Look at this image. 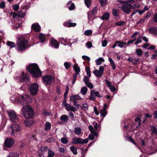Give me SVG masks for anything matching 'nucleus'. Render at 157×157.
Here are the masks:
<instances>
[{"mask_svg": "<svg viewBox=\"0 0 157 157\" xmlns=\"http://www.w3.org/2000/svg\"><path fill=\"white\" fill-rule=\"evenodd\" d=\"M78 74H75L73 75V79L72 81V84H74L75 82L76 79L77 78V75Z\"/></svg>", "mask_w": 157, "mask_h": 157, "instance_id": "nucleus-50", "label": "nucleus"}, {"mask_svg": "<svg viewBox=\"0 0 157 157\" xmlns=\"http://www.w3.org/2000/svg\"><path fill=\"white\" fill-rule=\"evenodd\" d=\"M54 153L51 150L49 149L48 150V155L47 157H54Z\"/></svg>", "mask_w": 157, "mask_h": 157, "instance_id": "nucleus-34", "label": "nucleus"}, {"mask_svg": "<svg viewBox=\"0 0 157 157\" xmlns=\"http://www.w3.org/2000/svg\"><path fill=\"white\" fill-rule=\"evenodd\" d=\"M99 2L102 6H104L106 5L107 3V0H99Z\"/></svg>", "mask_w": 157, "mask_h": 157, "instance_id": "nucleus-36", "label": "nucleus"}, {"mask_svg": "<svg viewBox=\"0 0 157 157\" xmlns=\"http://www.w3.org/2000/svg\"><path fill=\"white\" fill-rule=\"evenodd\" d=\"M94 92L96 96L98 98L101 97V96L100 95L98 91H96L95 90H94Z\"/></svg>", "mask_w": 157, "mask_h": 157, "instance_id": "nucleus-55", "label": "nucleus"}, {"mask_svg": "<svg viewBox=\"0 0 157 157\" xmlns=\"http://www.w3.org/2000/svg\"><path fill=\"white\" fill-rule=\"evenodd\" d=\"M109 16V14L108 13H105L103 14V16L100 17V18L102 20H106L108 19Z\"/></svg>", "mask_w": 157, "mask_h": 157, "instance_id": "nucleus-25", "label": "nucleus"}, {"mask_svg": "<svg viewBox=\"0 0 157 157\" xmlns=\"http://www.w3.org/2000/svg\"><path fill=\"white\" fill-rule=\"evenodd\" d=\"M142 37L139 36L136 39V41L135 43V44L137 45L141 42Z\"/></svg>", "mask_w": 157, "mask_h": 157, "instance_id": "nucleus-45", "label": "nucleus"}, {"mask_svg": "<svg viewBox=\"0 0 157 157\" xmlns=\"http://www.w3.org/2000/svg\"><path fill=\"white\" fill-rule=\"evenodd\" d=\"M51 127V124L48 122H47L45 124V129L46 130H49Z\"/></svg>", "mask_w": 157, "mask_h": 157, "instance_id": "nucleus-31", "label": "nucleus"}, {"mask_svg": "<svg viewBox=\"0 0 157 157\" xmlns=\"http://www.w3.org/2000/svg\"><path fill=\"white\" fill-rule=\"evenodd\" d=\"M26 68L35 78L38 77L41 75L40 71L36 64H31L27 66Z\"/></svg>", "mask_w": 157, "mask_h": 157, "instance_id": "nucleus-1", "label": "nucleus"}, {"mask_svg": "<svg viewBox=\"0 0 157 157\" xmlns=\"http://www.w3.org/2000/svg\"><path fill=\"white\" fill-rule=\"evenodd\" d=\"M25 15V13H23L21 10H20L18 13L17 16L19 17H23Z\"/></svg>", "mask_w": 157, "mask_h": 157, "instance_id": "nucleus-39", "label": "nucleus"}, {"mask_svg": "<svg viewBox=\"0 0 157 157\" xmlns=\"http://www.w3.org/2000/svg\"><path fill=\"white\" fill-rule=\"evenodd\" d=\"M24 124L25 126L28 127L32 125L33 124V122L30 121L26 120L24 121Z\"/></svg>", "mask_w": 157, "mask_h": 157, "instance_id": "nucleus-32", "label": "nucleus"}, {"mask_svg": "<svg viewBox=\"0 0 157 157\" xmlns=\"http://www.w3.org/2000/svg\"><path fill=\"white\" fill-rule=\"evenodd\" d=\"M107 114L106 110L105 109L101 110V116L103 118Z\"/></svg>", "mask_w": 157, "mask_h": 157, "instance_id": "nucleus-35", "label": "nucleus"}, {"mask_svg": "<svg viewBox=\"0 0 157 157\" xmlns=\"http://www.w3.org/2000/svg\"><path fill=\"white\" fill-rule=\"evenodd\" d=\"M86 85L88 87L90 88V89H92L93 87V86L91 83L89 82L87 83L86 84Z\"/></svg>", "mask_w": 157, "mask_h": 157, "instance_id": "nucleus-62", "label": "nucleus"}, {"mask_svg": "<svg viewBox=\"0 0 157 157\" xmlns=\"http://www.w3.org/2000/svg\"><path fill=\"white\" fill-rule=\"evenodd\" d=\"M32 29L36 32H39L40 30V26L39 24L36 23L33 24L31 26Z\"/></svg>", "mask_w": 157, "mask_h": 157, "instance_id": "nucleus-14", "label": "nucleus"}, {"mask_svg": "<svg viewBox=\"0 0 157 157\" xmlns=\"http://www.w3.org/2000/svg\"><path fill=\"white\" fill-rule=\"evenodd\" d=\"M29 47L28 41L25 39L24 36L20 37L18 38L16 45V48L18 51H23Z\"/></svg>", "mask_w": 157, "mask_h": 157, "instance_id": "nucleus-2", "label": "nucleus"}, {"mask_svg": "<svg viewBox=\"0 0 157 157\" xmlns=\"http://www.w3.org/2000/svg\"><path fill=\"white\" fill-rule=\"evenodd\" d=\"M62 106H64L66 110L68 111H71L74 112L75 110V108L74 107L71 106L70 104L66 103V101L65 100L63 101L62 103Z\"/></svg>", "mask_w": 157, "mask_h": 157, "instance_id": "nucleus-12", "label": "nucleus"}, {"mask_svg": "<svg viewBox=\"0 0 157 157\" xmlns=\"http://www.w3.org/2000/svg\"><path fill=\"white\" fill-rule=\"evenodd\" d=\"M7 113L10 120L14 122H17L19 120V118L16 113L13 110L7 111Z\"/></svg>", "mask_w": 157, "mask_h": 157, "instance_id": "nucleus-7", "label": "nucleus"}, {"mask_svg": "<svg viewBox=\"0 0 157 157\" xmlns=\"http://www.w3.org/2000/svg\"><path fill=\"white\" fill-rule=\"evenodd\" d=\"M136 40V38L135 37H134V39L130 40H129L128 41V42H127V44H128V45H127V46H128V45L130 44H131L132 43H133V42H134V41H135Z\"/></svg>", "mask_w": 157, "mask_h": 157, "instance_id": "nucleus-61", "label": "nucleus"}, {"mask_svg": "<svg viewBox=\"0 0 157 157\" xmlns=\"http://www.w3.org/2000/svg\"><path fill=\"white\" fill-rule=\"evenodd\" d=\"M128 141L132 142V143L135 145L137 147H138L139 149H140V148L135 143V141L132 138H130L128 139Z\"/></svg>", "mask_w": 157, "mask_h": 157, "instance_id": "nucleus-54", "label": "nucleus"}, {"mask_svg": "<svg viewBox=\"0 0 157 157\" xmlns=\"http://www.w3.org/2000/svg\"><path fill=\"white\" fill-rule=\"evenodd\" d=\"M38 86L36 83H33L32 84L29 88L30 94L33 95L36 94L38 91Z\"/></svg>", "mask_w": 157, "mask_h": 157, "instance_id": "nucleus-10", "label": "nucleus"}, {"mask_svg": "<svg viewBox=\"0 0 157 157\" xmlns=\"http://www.w3.org/2000/svg\"><path fill=\"white\" fill-rule=\"evenodd\" d=\"M15 79L19 80L20 82H24L25 83L28 82L29 80V75L23 72L21 77H14Z\"/></svg>", "mask_w": 157, "mask_h": 157, "instance_id": "nucleus-9", "label": "nucleus"}, {"mask_svg": "<svg viewBox=\"0 0 157 157\" xmlns=\"http://www.w3.org/2000/svg\"><path fill=\"white\" fill-rule=\"evenodd\" d=\"M74 131L75 133L78 135L81 134L82 132L81 128L79 127H75L74 129Z\"/></svg>", "mask_w": 157, "mask_h": 157, "instance_id": "nucleus-20", "label": "nucleus"}, {"mask_svg": "<svg viewBox=\"0 0 157 157\" xmlns=\"http://www.w3.org/2000/svg\"><path fill=\"white\" fill-rule=\"evenodd\" d=\"M43 81L44 85H51L54 82L55 78L51 75H46L43 77Z\"/></svg>", "mask_w": 157, "mask_h": 157, "instance_id": "nucleus-6", "label": "nucleus"}, {"mask_svg": "<svg viewBox=\"0 0 157 157\" xmlns=\"http://www.w3.org/2000/svg\"><path fill=\"white\" fill-rule=\"evenodd\" d=\"M86 45L88 48H90L92 47V44L91 42L89 41L86 43Z\"/></svg>", "mask_w": 157, "mask_h": 157, "instance_id": "nucleus-52", "label": "nucleus"}, {"mask_svg": "<svg viewBox=\"0 0 157 157\" xmlns=\"http://www.w3.org/2000/svg\"><path fill=\"white\" fill-rule=\"evenodd\" d=\"M7 157H18V155L17 153H10Z\"/></svg>", "mask_w": 157, "mask_h": 157, "instance_id": "nucleus-37", "label": "nucleus"}, {"mask_svg": "<svg viewBox=\"0 0 157 157\" xmlns=\"http://www.w3.org/2000/svg\"><path fill=\"white\" fill-rule=\"evenodd\" d=\"M88 141L89 140L87 138L85 139L84 140L82 139V143H81V144H87L88 142Z\"/></svg>", "mask_w": 157, "mask_h": 157, "instance_id": "nucleus-58", "label": "nucleus"}, {"mask_svg": "<svg viewBox=\"0 0 157 157\" xmlns=\"http://www.w3.org/2000/svg\"><path fill=\"white\" fill-rule=\"evenodd\" d=\"M70 150L72 152L73 154L76 155L77 154V151L76 148L73 146H71L70 147Z\"/></svg>", "mask_w": 157, "mask_h": 157, "instance_id": "nucleus-30", "label": "nucleus"}, {"mask_svg": "<svg viewBox=\"0 0 157 157\" xmlns=\"http://www.w3.org/2000/svg\"><path fill=\"white\" fill-rule=\"evenodd\" d=\"M136 52L137 55L139 56H140L142 54V50L140 49H138L136 50Z\"/></svg>", "mask_w": 157, "mask_h": 157, "instance_id": "nucleus-53", "label": "nucleus"}, {"mask_svg": "<svg viewBox=\"0 0 157 157\" xmlns=\"http://www.w3.org/2000/svg\"><path fill=\"white\" fill-rule=\"evenodd\" d=\"M116 43H117V44H118L117 46L120 48H123L127 44L125 42H123L118 40L116 41Z\"/></svg>", "mask_w": 157, "mask_h": 157, "instance_id": "nucleus-21", "label": "nucleus"}, {"mask_svg": "<svg viewBox=\"0 0 157 157\" xmlns=\"http://www.w3.org/2000/svg\"><path fill=\"white\" fill-rule=\"evenodd\" d=\"M68 119V117L67 115H63L60 117V119L62 121H66Z\"/></svg>", "mask_w": 157, "mask_h": 157, "instance_id": "nucleus-27", "label": "nucleus"}, {"mask_svg": "<svg viewBox=\"0 0 157 157\" xmlns=\"http://www.w3.org/2000/svg\"><path fill=\"white\" fill-rule=\"evenodd\" d=\"M104 71V67L102 66H100L99 67V70L96 69L94 70L93 73L97 78L100 77L102 76Z\"/></svg>", "mask_w": 157, "mask_h": 157, "instance_id": "nucleus-11", "label": "nucleus"}, {"mask_svg": "<svg viewBox=\"0 0 157 157\" xmlns=\"http://www.w3.org/2000/svg\"><path fill=\"white\" fill-rule=\"evenodd\" d=\"M31 102V99L28 94L20 96L17 100V104L24 105Z\"/></svg>", "mask_w": 157, "mask_h": 157, "instance_id": "nucleus-4", "label": "nucleus"}, {"mask_svg": "<svg viewBox=\"0 0 157 157\" xmlns=\"http://www.w3.org/2000/svg\"><path fill=\"white\" fill-rule=\"evenodd\" d=\"M5 6V3L3 2H1L0 3V8H4Z\"/></svg>", "mask_w": 157, "mask_h": 157, "instance_id": "nucleus-63", "label": "nucleus"}, {"mask_svg": "<svg viewBox=\"0 0 157 157\" xmlns=\"http://www.w3.org/2000/svg\"><path fill=\"white\" fill-rule=\"evenodd\" d=\"M39 38L41 40V42H44L45 41V37L44 34L41 33L40 34L39 36Z\"/></svg>", "mask_w": 157, "mask_h": 157, "instance_id": "nucleus-43", "label": "nucleus"}, {"mask_svg": "<svg viewBox=\"0 0 157 157\" xmlns=\"http://www.w3.org/2000/svg\"><path fill=\"white\" fill-rule=\"evenodd\" d=\"M70 65L69 63H68V62H65L64 63V66L65 68L67 69H68L69 68Z\"/></svg>", "mask_w": 157, "mask_h": 157, "instance_id": "nucleus-59", "label": "nucleus"}, {"mask_svg": "<svg viewBox=\"0 0 157 157\" xmlns=\"http://www.w3.org/2000/svg\"><path fill=\"white\" fill-rule=\"evenodd\" d=\"M98 133L95 132H92L91 134H90L89 136V138L90 140H93L95 136H97Z\"/></svg>", "mask_w": 157, "mask_h": 157, "instance_id": "nucleus-23", "label": "nucleus"}, {"mask_svg": "<svg viewBox=\"0 0 157 157\" xmlns=\"http://www.w3.org/2000/svg\"><path fill=\"white\" fill-rule=\"evenodd\" d=\"M125 23L124 21H121L118 22H116L115 24L117 26H123Z\"/></svg>", "mask_w": 157, "mask_h": 157, "instance_id": "nucleus-46", "label": "nucleus"}, {"mask_svg": "<svg viewBox=\"0 0 157 157\" xmlns=\"http://www.w3.org/2000/svg\"><path fill=\"white\" fill-rule=\"evenodd\" d=\"M84 34L86 36H90L92 34V31L91 30H86L84 32Z\"/></svg>", "mask_w": 157, "mask_h": 157, "instance_id": "nucleus-44", "label": "nucleus"}, {"mask_svg": "<svg viewBox=\"0 0 157 157\" xmlns=\"http://www.w3.org/2000/svg\"><path fill=\"white\" fill-rule=\"evenodd\" d=\"M74 70L75 71L76 74H79V73L80 72V68L77 65H75L74 66Z\"/></svg>", "mask_w": 157, "mask_h": 157, "instance_id": "nucleus-29", "label": "nucleus"}, {"mask_svg": "<svg viewBox=\"0 0 157 157\" xmlns=\"http://www.w3.org/2000/svg\"><path fill=\"white\" fill-rule=\"evenodd\" d=\"M121 9L124 12L129 13L131 10L134 9V7L129 3H124L122 4Z\"/></svg>", "mask_w": 157, "mask_h": 157, "instance_id": "nucleus-8", "label": "nucleus"}, {"mask_svg": "<svg viewBox=\"0 0 157 157\" xmlns=\"http://www.w3.org/2000/svg\"><path fill=\"white\" fill-rule=\"evenodd\" d=\"M85 4L87 7H89L91 4V0H84Z\"/></svg>", "mask_w": 157, "mask_h": 157, "instance_id": "nucleus-40", "label": "nucleus"}, {"mask_svg": "<svg viewBox=\"0 0 157 157\" xmlns=\"http://www.w3.org/2000/svg\"><path fill=\"white\" fill-rule=\"evenodd\" d=\"M82 138H74L72 139V143L74 144H81Z\"/></svg>", "mask_w": 157, "mask_h": 157, "instance_id": "nucleus-17", "label": "nucleus"}, {"mask_svg": "<svg viewBox=\"0 0 157 157\" xmlns=\"http://www.w3.org/2000/svg\"><path fill=\"white\" fill-rule=\"evenodd\" d=\"M13 9L16 11L19 8V6L17 4L13 5Z\"/></svg>", "mask_w": 157, "mask_h": 157, "instance_id": "nucleus-64", "label": "nucleus"}, {"mask_svg": "<svg viewBox=\"0 0 157 157\" xmlns=\"http://www.w3.org/2000/svg\"><path fill=\"white\" fill-rule=\"evenodd\" d=\"M14 143V141L12 138H7L4 142L5 145L7 147H10L12 146Z\"/></svg>", "mask_w": 157, "mask_h": 157, "instance_id": "nucleus-13", "label": "nucleus"}, {"mask_svg": "<svg viewBox=\"0 0 157 157\" xmlns=\"http://www.w3.org/2000/svg\"><path fill=\"white\" fill-rule=\"evenodd\" d=\"M104 59L102 57H99L98 59L95 60V62L97 65H100L101 64L102 62H104Z\"/></svg>", "mask_w": 157, "mask_h": 157, "instance_id": "nucleus-24", "label": "nucleus"}, {"mask_svg": "<svg viewBox=\"0 0 157 157\" xmlns=\"http://www.w3.org/2000/svg\"><path fill=\"white\" fill-rule=\"evenodd\" d=\"M149 32L154 35L157 34V27H150L149 29Z\"/></svg>", "mask_w": 157, "mask_h": 157, "instance_id": "nucleus-19", "label": "nucleus"}, {"mask_svg": "<svg viewBox=\"0 0 157 157\" xmlns=\"http://www.w3.org/2000/svg\"><path fill=\"white\" fill-rule=\"evenodd\" d=\"M89 78H88L86 76H84L83 79L84 82L86 84L89 82Z\"/></svg>", "mask_w": 157, "mask_h": 157, "instance_id": "nucleus-49", "label": "nucleus"}, {"mask_svg": "<svg viewBox=\"0 0 157 157\" xmlns=\"http://www.w3.org/2000/svg\"><path fill=\"white\" fill-rule=\"evenodd\" d=\"M82 58L84 60L89 61L90 59L88 56H82Z\"/></svg>", "mask_w": 157, "mask_h": 157, "instance_id": "nucleus-51", "label": "nucleus"}, {"mask_svg": "<svg viewBox=\"0 0 157 157\" xmlns=\"http://www.w3.org/2000/svg\"><path fill=\"white\" fill-rule=\"evenodd\" d=\"M43 114L45 116H50L52 115V113L48 112V111H47L46 110H44L43 112Z\"/></svg>", "mask_w": 157, "mask_h": 157, "instance_id": "nucleus-41", "label": "nucleus"}, {"mask_svg": "<svg viewBox=\"0 0 157 157\" xmlns=\"http://www.w3.org/2000/svg\"><path fill=\"white\" fill-rule=\"evenodd\" d=\"M90 99L93 101H95L96 99V96L94 92V90L91 91L90 94Z\"/></svg>", "mask_w": 157, "mask_h": 157, "instance_id": "nucleus-22", "label": "nucleus"}, {"mask_svg": "<svg viewBox=\"0 0 157 157\" xmlns=\"http://www.w3.org/2000/svg\"><path fill=\"white\" fill-rule=\"evenodd\" d=\"M82 98L78 95H72L70 97V100L71 101L75 100H81Z\"/></svg>", "mask_w": 157, "mask_h": 157, "instance_id": "nucleus-18", "label": "nucleus"}, {"mask_svg": "<svg viewBox=\"0 0 157 157\" xmlns=\"http://www.w3.org/2000/svg\"><path fill=\"white\" fill-rule=\"evenodd\" d=\"M97 8L96 7H94L91 12L93 14H95L97 11Z\"/></svg>", "mask_w": 157, "mask_h": 157, "instance_id": "nucleus-60", "label": "nucleus"}, {"mask_svg": "<svg viewBox=\"0 0 157 157\" xmlns=\"http://www.w3.org/2000/svg\"><path fill=\"white\" fill-rule=\"evenodd\" d=\"M108 60L110 63V64H111L113 69L114 70L116 68V66L115 65L114 62L112 59L110 57L109 58Z\"/></svg>", "mask_w": 157, "mask_h": 157, "instance_id": "nucleus-26", "label": "nucleus"}, {"mask_svg": "<svg viewBox=\"0 0 157 157\" xmlns=\"http://www.w3.org/2000/svg\"><path fill=\"white\" fill-rule=\"evenodd\" d=\"M107 41L106 40H104L102 42V46L103 47H105L107 44Z\"/></svg>", "mask_w": 157, "mask_h": 157, "instance_id": "nucleus-56", "label": "nucleus"}, {"mask_svg": "<svg viewBox=\"0 0 157 157\" xmlns=\"http://www.w3.org/2000/svg\"><path fill=\"white\" fill-rule=\"evenodd\" d=\"M61 142L63 144H66L68 142L67 140L65 137H63L61 140Z\"/></svg>", "mask_w": 157, "mask_h": 157, "instance_id": "nucleus-48", "label": "nucleus"}, {"mask_svg": "<svg viewBox=\"0 0 157 157\" xmlns=\"http://www.w3.org/2000/svg\"><path fill=\"white\" fill-rule=\"evenodd\" d=\"M75 7V5L73 3H71L70 6H69L68 9L70 10H73Z\"/></svg>", "mask_w": 157, "mask_h": 157, "instance_id": "nucleus-47", "label": "nucleus"}, {"mask_svg": "<svg viewBox=\"0 0 157 157\" xmlns=\"http://www.w3.org/2000/svg\"><path fill=\"white\" fill-rule=\"evenodd\" d=\"M63 24L65 26L68 27H74L75 26L77 25L75 23L71 22L70 20H68L67 22H65Z\"/></svg>", "mask_w": 157, "mask_h": 157, "instance_id": "nucleus-15", "label": "nucleus"}, {"mask_svg": "<svg viewBox=\"0 0 157 157\" xmlns=\"http://www.w3.org/2000/svg\"><path fill=\"white\" fill-rule=\"evenodd\" d=\"M151 128L152 132L156 134H157V130L156 128L153 126H151Z\"/></svg>", "mask_w": 157, "mask_h": 157, "instance_id": "nucleus-42", "label": "nucleus"}, {"mask_svg": "<svg viewBox=\"0 0 157 157\" xmlns=\"http://www.w3.org/2000/svg\"><path fill=\"white\" fill-rule=\"evenodd\" d=\"M21 111L24 117L27 119L32 117L34 114V112L31 107L27 105L23 106Z\"/></svg>", "mask_w": 157, "mask_h": 157, "instance_id": "nucleus-3", "label": "nucleus"}, {"mask_svg": "<svg viewBox=\"0 0 157 157\" xmlns=\"http://www.w3.org/2000/svg\"><path fill=\"white\" fill-rule=\"evenodd\" d=\"M7 45L11 48H14L15 46V43L11 41H8L6 43Z\"/></svg>", "mask_w": 157, "mask_h": 157, "instance_id": "nucleus-28", "label": "nucleus"}, {"mask_svg": "<svg viewBox=\"0 0 157 157\" xmlns=\"http://www.w3.org/2000/svg\"><path fill=\"white\" fill-rule=\"evenodd\" d=\"M87 91V88L86 87H83L81 90V93L83 95L86 94Z\"/></svg>", "mask_w": 157, "mask_h": 157, "instance_id": "nucleus-33", "label": "nucleus"}, {"mask_svg": "<svg viewBox=\"0 0 157 157\" xmlns=\"http://www.w3.org/2000/svg\"><path fill=\"white\" fill-rule=\"evenodd\" d=\"M11 128V134L12 136L16 137L20 135L21 128L19 124H14L12 125Z\"/></svg>", "mask_w": 157, "mask_h": 157, "instance_id": "nucleus-5", "label": "nucleus"}, {"mask_svg": "<svg viewBox=\"0 0 157 157\" xmlns=\"http://www.w3.org/2000/svg\"><path fill=\"white\" fill-rule=\"evenodd\" d=\"M93 14L91 12H88L87 13L88 15V19L89 20H90L91 19V17Z\"/></svg>", "mask_w": 157, "mask_h": 157, "instance_id": "nucleus-57", "label": "nucleus"}, {"mask_svg": "<svg viewBox=\"0 0 157 157\" xmlns=\"http://www.w3.org/2000/svg\"><path fill=\"white\" fill-rule=\"evenodd\" d=\"M112 13L114 15L118 16L119 14V10L118 9H113V10Z\"/></svg>", "mask_w": 157, "mask_h": 157, "instance_id": "nucleus-38", "label": "nucleus"}, {"mask_svg": "<svg viewBox=\"0 0 157 157\" xmlns=\"http://www.w3.org/2000/svg\"><path fill=\"white\" fill-rule=\"evenodd\" d=\"M51 44L54 48H58L59 46V44L57 41L54 39L52 38L51 42Z\"/></svg>", "mask_w": 157, "mask_h": 157, "instance_id": "nucleus-16", "label": "nucleus"}]
</instances>
